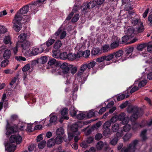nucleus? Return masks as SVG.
Segmentation results:
<instances>
[{"instance_id":"nucleus-61","label":"nucleus","mask_w":152,"mask_h":152,"mask_svg":"<svg viewBox=\"0 0 152 152\" xmlns=\"http://www.w3.org/2000/svg\"><path fill=\"white\" fill-rule=\"evenodd\" d=\"M68 111V110L67 108H64L61 111V114L62 115H64L67 113Z\"/></svg>"},{"instance_id":"nucleus-46","label":"nucleus","mask_w":152,"mask_h":152,"mask_svg":"<svg viewBox=\"0 0 152 152\" xmlns=\"http://www.w3.org/2000/svg\"><path fill=\"white\" fill-rule=\"evenodd\" d=\"M54 140V139L52 138L49 140L48 142V147H51L54 145L55 144Z\"/></svg>"},{"instance_id":"nucleus-56","label":"nucleus","mask_w":152,"mask_h":152,"mask_svg":"<svg viewBox=\"0 0 152 152\" xmlns=\"http://www.w3.org/2000/svg\"><path fill=\"white\" fill-rule=\"evenodd\" d=\"M111 123L110 121H106L103 125V128H109L111 125Z\"/></svg>"},{"instance_id":"nucleus-8","label":"nucleus","mask_w":152,"mask_h":152,"mask_svg":"<svg viewBox=\"0 0 152 152\" xmlns=\"http://www.w3.org/2000/svg\"><path fill=\"white\" fill-rule=\"evenodd\" d=\"M83 10H86L87 9H90L93 8L95 7H96V1L93 0L91 1L88 3H83Z\"/></svg>"},{"instance_id":"nucleus-38","label":"nucleus","mask_w":152,"mask_h":152,"mask_svg":"<svg viewBox=\"0 0 152 152\" xmlns=\"http://www.w3.org/2000/svg\"><path fill=\"white\" fill-rule=\"evenodd\" d=\"M3 42L4 43L6 44H11L12 42L11 41L10 37L9 36H5Z\"/></svg>"},{"instance_id":"nucleus-47","label":"nucleus","mask_w":152,"mask_h":152,"mask_svg":"<svg viewBox=\"0 0 152 152\" xmlns=\"http://www.w3.org/2000/svg\"><path fill=\"white\" fill-rule=\"evenodd\" d=\"M46 142L45 140H42L41 142L39 143L38 144V147L39 149H42L45 145Z\"/></svg>"},{"instance_id":"nucleus-31","label":"nucleus","mask_w":152,"mask_h":152,"mask_svg":"<svg viewBox=\"0 0 152 152\" xmlns=\"http://www.w3.org/2000/svg\"><path fill=\"white\" fill-rule=\"evenodd\" d=\"M62 31V29L61 28V27L59 28L58 30L52 36V38L57 39V37L61 34Z\"/></svg>"},{"instance_id":"nucleus-9","label":"nucleus","mask_w":152,"mask_h":152,"mask_svg":"<svg viewBox=\"0 0 152 152\" xmlns=\"http://www.w3.org/2000/svg\"><path fill=\"white\" fill-rule=\"evenodd\" d=\"M125 115V114L124 113H121L118 115H117L118 120L122 121L121 123L123 124H128L129 121V118H126Z\"/></svg>"},{"instance_id":"nucleus-19","label":"nucleus","mask_w":152,"mask_h":152,"mask_svg":"<svg viewBox=\"0 0 152 152\" xmlns=\"http://www.w3.org/2000/svg\"><path fill=\"white\" fill-rule=\"evenodd\" d=\"M16 146L12 143L10 144L7 146L6 150L8 152H14L16 149Z\"/></svg>"},{"instance_id":"nucleus-26","label":"nucleus","mask_w":152,"mask_h":152,"mask_svg":"<svg viewBox=\"0 0 152 152\" xmlns=\"http://www.w3.org/2000/svg\"><path fill=\"white\" fill-rule=\"evenodd\" d=\"M53 53L52 56L53 57L57 58H59L60 53V50L58 49L53 50Z\"/></svg>"},{"instance_id":"nucleus-62","label":"nucleus","mask_w":152,"mask_h":152,"mask_svg":"<svg viewBox=\"0 0 152 152\" xmlns=\"http://www.w3.org/2000/svg\"><path fill=\"white\" fill-rule=\"evenodd\" d=\"M104 0H97L96 1V7L97 8H99L100 6L103 4Z\"/></svg>"},{"instance_id":"nucleus-51","label":"nucleus","mask_w":152,"mask_h":152,"mask_svg":"<svg viewBox=\"0 0 152 152\" xmlns=\"http://www.w3.org/2000/svg\"><path fill=\"white\" fill-rule=\"evenodd\" d=\"M86 117V115L83 113H80L78 115L76 116L77 118L80 120L83 119L85 118Z\"/></svg>"},{"instance_id":"nucleus-41","label":"nucleus","mask_w":152,"mask_h":152,"mask_svg":"<svg viewBox=\"0 0 152 152\" xmlns=\"http://www.w3.org/2000/svg\"><path fill=\"white\" fill-rule=\"evenodd\" d=\"M104 57L105 60L106 61H109L114 58L113 53L107 55H104Z\"/></svg>"},{"instance_id":"nucleus-3","label":"nucleus","mask_w":152,"mask_h":152,"mask_svg":"<svg viewBox=\"0 0 152 152\" xmlns=\"http://www.w3.org/2000/svg\"><path fill=\"white\" fill-rule=\"evenodd\" d=\"M60 68L62 69L61 74L64 78L68 77L70 74V69L72 68V65L66 62H64L61 64L60 62Z\"/></svg>"},{"instance_id":"nucleus-54","label":"nucleus","mask_w":152,"mask_h":152,"mask_svg":"<svg viewBox=\"0 0 152 152\" xmlns=\"http://www.w3.org/2000/svg\"><path fill=\"white\" fill-rule=\"evenodd\" d=\"M130 129V126L127 124L124 126L123 129L122 130L123 132H126L129 130Z\"/></svg>"},{"instance_id":"nucleus-5","label":"nucleus","mask_w":152,"mask_h":152,"mask_svg":"<svg viewBox=\"0 0 152 152\" xmlns=\"http://www.w3.org/2000/svg\"><path fill=\"white\" fill-rule=\"evenodd\" d=\"M128 112L129 113H132L133 114L131 117V119L132 118L134 119V120H136L137 119L138 117L140 116L143 114L142 112L141 109L139 110L137 107H134L130 108V110L128 108L127 110Z\"/></svg>"},{"instance_id":"nucleus-15","label":"nucleus","mask_w":152,"mask_h":152,"mask_svg":"<svg viewBox=\"0 0 152 152\" xmlns=\"http://www.w3.org/2000/svg\"><path fill=\"white\" fill-rule=\"evenodd\" d=\"M79 125L77 123L73 124L70 127L71 131L76 134L80 135V133L78 131Z\"/></svg>"},{"instance_id":"nucleus-55","label":"nucleus","mask_w":152,"mask_h":152,"mask_svg":"<svg viewBox=\"0 0 152 152\" xmlns=\"http://www.w3.org/2000/svg\"><path fill=\"white\" fill-rule=\"evenodd\" d=\"M123 134V132L122 129L119 130L117 131L116 134V137L118 138L119 137H121Z\"/></svg>"},{"instance_id":"nucleus-16","label":"nucleus","mask_w":152,"mask_h":152,"mask_svg":"<svg viewBox=\"0 0 152 152\" xmlns=\"http://www.w3.org/2000/svg\"><path fill=\"white\" fill-rule=\"evenodd\" d=\"M88 66L87 65V64H83L80 67V71L77 73V76L81 77V75H83L84 72L88 68Z\"/></svg>"},{"instance_id":"nucleus-34","label":"nucleus","mask_w":152,"mask_h":152,"mask_svg":"<svg viewBox=\"0 0 152 152\" xmlns=\"http://www.w3.org/2000/svg\"><path fill=\"white\" fill-rule=\"evenodd\" d=\"M64 132V131L63 128L62 127H60L56 130V134L58 136H62Z\"/></svg>"},{"instance_id":"nucleus-52","label":"nucleus","mask_w":152,"mask_h":152,"mask_svg":"<svg viewBox=\"0 0 152 152\" xmlns=\"http://www.w3.org/2000/svg\"><path fill=\"white\" fill-rule=\"evenodd\" d=\"M87 64V65L88 66V69H91L93 67L96 65V62L94 61H93L89 63L88 64Z\"/></svg>"},{"instance_id":"nucleus-39","label":"nucleus","mask_w":152,"mask_h":152,"mask_svg":"<svg viewBox=\"0 0 152 152\" xmlns=\"http://www.w3.org/2000/svg\"><path fill=\"white\" fill-rule=\"evenodd\" d=\"M119 125L118 124L115 123L113 125L112 128V130L113 132H116L119 129Z\"/></svg>"},{"instance_id":"nucleus-32","label":"nucleus","mask_w":152,"mask_h":152,"mask_svg":"<svg viewBox=\"0 0 152 152\" xmlns=\"http://www.w3.org/2000/svg\"><path fill=\"white\" fill-rule=\"evenodd\" d=\"M62 45L61 41L59 40H57L55 43L53 48L56 49H58L60 48Z\"/></svg>"},{"instance_id":"nucleus-25","label":"nucleus","mask_w":152,"mask_h":152,"mask_svg":"<svg viewBox=\"0 0 152 152\" xmlns=\"http://www.w3.org/2000/svg\"><path fill=\"white\" fill-rule=\"evenodd\" d=\"M124 52L122 50H119L116 52H114L113 53L114 57L116 58L121 57L123 54Z\"/></svg>"},{"instance_id":"nucleus-17","label":"nucleus","mask_w":152,"mask_h":152,"mask_svg":"<svg viewBox=\"0 0 152 152\" xmlns=\"http://www.w3.org/2000/svg\"><path fill=\"white\" fill-rule=\"evenodd\" d=\"M27 34L24 33L21 34L18 37V41L19 42H23L26 40Z\"/></svg>"},{"instance_id":"nucleus-48","label":"nucleus","mask_w":152,"mask_h":152,"mask_svg":"<svg viewBox=\"0 0 152 152\" xmlns=\"http://www.w3.org/2000/svg\"><path fill=\"white\" fill-rule=\"evenodd\" d=\"M147 81L146 80H144L140 81L138 85V86L140 88L145 86L146 84Z\"/></svg>"},{"instance_id":"nucleus-58","label":"nucleus","mask_w":152,"mask_h":152,"mask_svg":"<svg viewBox=\"0 0 152 152\" xmlns=\"http://www.w3.org/2000/svg\"><path fill=\"white\" fill-rule=\"evenodd\" d=\"M31 67L30 64H27L24 66L22 68V71L23 72L28 71L30 68Z\"/></svg>"},{"instance_id":"nucleus-40","label":"nucleus","mask_w":152,"mask_h":152,"mask_svg":"<svg viewBox=\"0 0 152 152\" xmlns=\"http://www.w3.org/2000/svg\"><path fill=\"white\" fill-rule=\"evenodd\" d=\"M67 53L65 52L60 53L59 58L61 59H66L67 58Z\"/></svg>"},{"instance_id":"nucleus-12","label":"nucleus","mask_w":152,"mask_h":152,"mask_svg":"<svg viewBox=\"0 0 152 152\" xmlns=\"http://www.w3.org/2000/svg\"><path fill=\"white\" fill-rule=\"evenodd\" d=\"M29 9V6L28 5H26L22 8H21L17 13L16 15L18 13L20 15L22 19H23L22 15L23 14H26L28 12Z\"/></svg>"},{"instance_id":"nucleus-43","label":"nucleus","mask_w":152,"mask_h":152,"mask_svg":"<svg viewBox=\"0 0 152 152\" xmlns=\"http://www.w3.org/2000/svg\"><path fill=\"white\" fill-rule=\"evenodd\" d=\"M48 58L46 56H44L41 57L39 61L41 62L42 64H44L46 62L48 61Z\"/></svg>"},{"instance_id":"nucleus-4","label":"nucleus","mask_w":152,"mask_h":152,"mask_svg":"<svg viewBox=\"0 0 152 152\" xmlns=\"http://www.w3.org/2000/svg\"><path fill=\"white\" fill-rule=\"evenodd\" d=\"M139 142V140H135L129 145L127 148L123 147L121 150V152H135L136 146Z\"/></svg>"},{"instance_id":"nucleus-36","label":"nucleus","mask_w":152,"mask_h":152,"mask_svg":"<svg viewBox=\"0 0 152 152\" xmlns=\"http://www.w3.org/2000/svg\"><path fill=\"white\" fill-rule=\"evenodd\" d=\"M50 39H49L48 41L46 42V45L48 47H49L51 45L55 42V39H52V36H50Z\"/></svg>"},{"instance_id":"nucleus-20","label":"nucleus","mask_w":152,"mask_h":152,"mask_svg":"<svg viewBox=\"0 0 152 152\" xmlns=\"http://www.w3.org/2000/svg\"><path fill=\"white\" fill-rule=\"evenodd\" d=\"M31 45V42L28 41H26L21 45V46L23 50H28L30 46Z\"/></svg>"},{"instance_id":"nucleus-24","label":"nucleus","mask_w":152,"mask_h":152,"mask_svg":"<svg viewBox=\"0 0 152 152\" xmlns=\"http://www.w3.org/2000/svg\"><path fill=\"white\" fill-rule=\"evenodd\" d=\"M102 53L100 49L99 48H94L92 50L91 54L92 55L95 56Z\"/></svg>"},{"instance_id":"nucleus-27","label":"nucleus","mask_w":152,"mask_h":152,"mask_svg":"<svg viewBox=\"0 0 152 152\" xmlns=\"http://www.w3.org/2000/svg\"><path fill=\"white\" fill-rule=\"evenodd\" d=\"M147 132V130L146 129H144L141 132L140 136L142 137L143 141H145L147 139L146 136Z\"/></svg>"},{"instance_id":"nucleus-28","label":"nucleus","mask_w":152,"mask_h":152,"mask_svg":"<svg viewBox=\"0 0 152 152\" xmlns=\"http://www.w3.org/2000/svg\"><path fill=\"white\" fill-rule=\"evenodd\" d=\"M148 45V44L144 43L138 45L137 47V49L139 51H142L143 49L146 48Z\"/></svg>"},{"instance_id":"nucleus-13","label":"nucleus","mask_w":152,"mask_h":152,"mask_svg":"<svg viewBox=\"0 0 152 152\" xmlns=\"http://www.w3.org/2000/svg\"><path fill=\"white\" fill-rule=\"evenodd\" d=\"M134 50V48L132 47H129L125 49V54L126 58H132L131 55Z\"/></svg>"},{"instance_id":"nucleus-64","label":"nucleus","mask_w":152,"mask_h":152,"mask_svg":"<svg viewBox=\"0 0 152 152\" xmlns=\"http://www.w3.org/2000/svg\"><path fill=\"white\" fill-rule=\"evenodd\" d=\"M128 102L126 101L125 102L121 104L120 105V107L121 109H124L126 107L128 104Z\"/></svg>"},{"instance_id":"nucleus-60","label":"nucleus","mask_w":152,"mask_h":152,"mask_svg":"<svg viewBox=\"0 0 152 152\" xmlns=\"http://www.w3.org/2000/svg\"><path fill=\"white\" fill-rule=\"evenodd\" d=\"M15 59L16 60L19 61H25L26 60L25 58L21 56H16L15 57Z\"/></svg>"},{"instance_id":"nucleus-1","label":"nucleus","mask_w":152,"mask_h":152,"mask_svg":"<svg viewBox=\"0 0 152 152\" xmlns=\"http://www.w3.org/2000/svg\"><path fill=\"white\" fill-rule=\"evenodd\" d=\"M26 125V123L21 121H19L15 127L10 126L9 122H7L6 125V134L7 136H10L12 133L16 132L18 131V129L21 131L23 130Z\"/></svg>"},{"instance_id":"nucleus-18","label":"nucleus","mask_w":152,"mask_h":152,"mask_svg":"<svg viewBox=\"0 0 152 152\" xmlns=\"http://www.w3.org/2000/svg\"><path fill=\"white\" fill-rule=\"evenodd\" d=\"M101 52H107L110 50L111 48L110 45L109 44H105L102 46L101 48Z\"/></svg>"},{"instance_id":"nucleus-30","label":"nucleus","mask_w":152,"mask_h":152,"mask_svg":"<svg viewBox=\"0 0 152 152\" xmlns=\"http://www.w3.org/2000/svg\"><path fill=\"white\" fill-rule=\"evenodd\" d=\"M105 129L103 131V135L107 137L109 136L111 132L110 128H104Z\"/></svg>"},{"instance_id":"nucleus-42","label":"nucleus","mask_w":152,"mask_h":152,"mask_svg":"<svg viewBox=\"0 0 152 152\" xmlns=\"http://www.w3.org/2000/svg\"><path fill=\"white\" fill-rule=\"evenodd\" d=\"M145 121L144 120H143L141 121V122L140 123H135L134 126H136L137 127H140V128H142L144 127L145 125Z\"/></svg>"},{"instance_id":"nucleus-21","label":"nucleus","mask_w":152,"mask_h":152,"mask_svg":"<svg viewBox=\"0 0 152 152\" xmlns=\"http://www.w3.org/2000/svg\"><path fill=\"white\" fill-rule=\"evenodd\" d=\"M121 42V39H119L118 41H114L112 42L110 46L111 49H113L118 48L119 45V43Z\"/></svg>"},{"instance_id":"nucleus-11","label":"nucleus","mask_w":152,"mask_h":152,"mask_svg":"<svg viewBox=\"0 0 152 152\" xmlns=\"http://www.w3.org/2000/svg\"><path fill=\"white\" fill-rule=\"evenodd\" d=\"M94 140V139L91 137H88L86 141H83L80 144V146L82 148H86L88 146V144L92 143Z\"/></svg>"},{"instance_id":"nucleus-50","label":"nucleus","mask_w":152,"mask_h":152,"mask_svg":"<svg viewBox=\"0 0 152 152\" xmlns=\"http://www.w3.org/2000/svg\"><path fill=\"white\" fill-rule=\"evenodd\" d=\"M79 17L80 16L79 14H75L72 20V22L74 23L76 22L79 20Z\"/></svg>"},{"instance_id":"nucleus-53","label":"nucleus","mask_w":152,"mask_h":152,"mask_svg":"<svg viewBox=\"0 0 152 152\" xmlns=\"http://www.w3.org/2000/svg\"><path fill=\"white\" fill-rule=\"evenodd\" d=\"M9 61L8 60L4 59L1 63V67H5L8 64Z\"/></svg>"},{"instance_id":"nucleus-23","label":"nucleus","mask_w":152,"mask_h":152,"mask_svg":"<svg viewBox=\"0 0 152 152\" xmlns=\"http://www.w3.org/2000/svg\"><path fill=\"white\" fill-rule=\"evenodd\" d=\"M77 55L76 54L70 53L67 54V59L70 60H73L77 58Z\"/></svg>"},{"instance_id":"nucleus-10","label":"nucleus","mask_w":152,"mask_h":152,"mask_svg":"<svg viewBox=\"0 0 152 152\" xmlns=\"http://www.w3.org/2000/svg\"><path fill=\"white\" fill-rule=\"evenodd\" d=\"M45 44L42 45L41 47L39 48H33L31 52V54L34 56L36 55L38 53H41L44 50L45 48L44 46Z\"/></svg>"},{"instance_id":"nucleus-29","label":"nucleus","mask_w":152,"mask_h":152,"mask_svg":"<svg viewBox=\"0 0 152 152\" xmlns=\"http://www.w3.org/2000/svg\"><path fill=\"white\" fill-rule=\"evenodd\" d=\"M48 63L50 66L56 65L58 66L59 65L60 62L56 61V60L54 58H52L49 61Z\"/></svg>"},{"instance_id":"nucleus-63","label":"nucleus","mask_w":152,"mask_h":152,"mask_svg":"<svg viewBox=\"0 0 152 152\" xmlns=\"http://www.w3.org/2000/svg\"><path fill=\"white\" fill-rule=\"evenodd\" d=\"M105 60L104 56H102L101 57L97 58L96 60V62L100 63L103 62Z\"/></svg>"},{"instance_id":"nucleus-22","label":"nucleus","mask_w":152,"mask_h":152,"mask_svg":"<svg viewBox=\"0 0 152 152\" xmlns=\"http://www.w3.org/2000/svg\"><path fill=\"white\" fill-rule=\"evenodd\" d=\"M11 55V52L10 50H6L4 52L3 57L5 59L8 60L10 58Z\"/></svg>"},{"instance_id":"nucleus-14","label":"nucleus","mask_w":152,"mask_h":152,"mask_svg":"<svg viewBox=\"0 0 152 152\" xmlns=\"http://www.w3.org/2000/svg\"><path fill=\"white\" fill-rule=\"evenodd\" d=\"M125 32L126 34L131 38L133 37L134 36V34H137V32L133 27L128 28L127 30Z\"/></svg>"},{"instance_id":"nucleus-35","label":"nucleus","mask_w":152,"mask_h":152,"mask_svg":"<svg viewBox=\"0 0 152 152\" xmlns=\"http://www.w3.org/2000/svg\"><path fill=\"white\" fill-rule=\"evenodd\" d=\"M131 37L128 36V35H126L123 37L122 38V40L121 41V44H123L127 43V41Z\"/></svg>"},{"instance_id":"nucleus-33","label":"nucleus","mask_w":152,"mask_h":152,"mask_svg":"<svg viewBox=\"0 0 152 152\" xmlns=\"http://www.w3.org/2000/svg\"><path fill=\"white\" fill-rule=\"evenodd\" d=\"M57 119V117L56 115H53L51 116L50 120V123L48 124V126H50V124H55L56 121Z\"/></svg>"},{"instance_id":"nucleus-2","label":"nucleus","mask_w":152,"mask_h":152,"mask_svg":"<svg viewBox=\"0 0 152 152\" xmlns=\"http://www.w3.org/2000/svg\"><path fill=\"white\" fill-rule=\"evenodd\" d=\"M18 13L15 15L12 21L13 28L16 32H19L22 28V24L24 22H22L21 17Z\"/></svg>"},{"instance_id":"nucleus-44","label":"nucleus","mask_w":152,"mask_h":152,"mask_svg":"<svg viewBox=\"0 0 152 152\" xmlns=\"http://www.w3.org/2000/svg\"><path fill=\"white\" fill-rule=\"evenodd\" d=\"M104 146V143L102 141L99 142L96 145L97 150H99L102 149Z\"/></svg>"},{"instance_id":"nucleus-7","label":"nucleus","mask_w":152,"mask_h":152,"mask_svg":"<svg viewBox=\"0 0 152 152\" xmlns=\"http://www.w3.org/2000/svg\"><path fill=\"white\" fill-rule=\"evenodd\" d=\"M9 141L11 143L16 142L17 144H18L22 142V138L20 135H12L10 137Z\"/></svg>"},{"instance_id":"nucleus-57","label":"nucleus","mask_w":152,"mask_h":152,"mask_svg":"<svg viewBox=\"0 0 152 152\" xmlns=\"http://www.w3.org/2000/svg\"><path fill=\"white\" fill-rule=\"evenodd\" d=\"M118 140V139L117 137H115L110 142V143L112 145H115L117 144Z\"/></svg>"},{"instance_id":"nucleus-45","label":"nucleus","mask_w":152,"mask_h":152,"mask_svg":"<svg viewBox=\"0 0 152 152\" xmlns=\"http://www.w3.org/2000/svg\"><path fill=\"white\" fill-rule=\"evenodd\" d=\"M132 136L131 133H127L125 134L124 137V141L128 140Z\"/></svg>"},{"instance_id":"nucleus-37","label":"nucleus","mask_w":152,"mask_h":152,"mask_svg":"<svg viewBox=\"0 0 152 152\" xmlns=\"http://www.w3.org/2000/svg\"><path fill=\"white\" fill-rule=\"evenodd\" d=\"M55 143L57 144H59L61 143L62 141V136H58L55 139Z\"/></svg>"},{"instance_id":"nucleus-49","label":"nucleus","mask_w":152,"mask_h":152,"mask_svg":"<svg viewBox=\"0 0 152 152\" xmlns=\"http://www.w3.org/2000/svg\"><path fill=\"white\" fill-rule=\"evenodd\" d=\"M95 116V114L94 112L92 111L91 110H90L86 115V117L88 118H90L91 117H94Z\"/></svg>"},{"instance_id":"nucleus-59","label":"nucleus","mask_w":152,"mask_h":152,"mask_svg":"<svg viewBox=\"0 0 152 152\" xmlns=\"http://www.w3.org/2000/svg\"><path fill=\"white\" fill-rule=\"evenodd\" d=\"M75 134L74 132H69L68 133V138L69 141H71L73 139Z\"/></svg>"},{"instance_id":"nucleus-6","label":"nucleus","mask_w":152,"mask_h":152,"mask_svg":"<svg viewBox=\"0 0 152 152\" xmlns=\"http://www.w3.org/2000/svg\"><path fill=\"white\" fill-rule=\"evenodd\" d=\"M132 24L134 26H138L136 27L138 33H140L143 31L144 28L143 24L139 19L136 18H134L132 20Z\"/></svg>"}]
</instances>
